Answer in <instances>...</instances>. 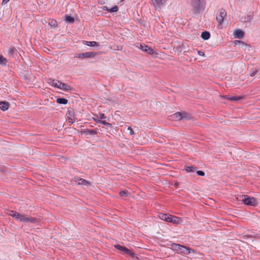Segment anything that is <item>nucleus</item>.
I'll use <instances>...</instances> for the list:
<instances>
[{"label": "nucleus", "instance_id": "obj_1", "mask_svg": "<svg viewBox=\"0 0 260 260\" xmlns=\"http://www.w3.org/2000/svg\"><path fill=\"white\" fill-rule=\"evenodd\" d=\"M171 248L177 253L187 255L190 253H194L192 249L178 244L173 243L171 244Z\"/></svg>", "mask_w": 260, "mask_h": 260}, {"label": "nucleus", "instance_id": "obj_2", "mask_svg": "<svg viewBox=\"0 0 260 260\" xmlns=\"http://www.w3.org/2000/svg\"><path fill=\"white\" fill-rule=\"evenodd\" d=\"M240 200L245 205L255 206L257 204V200L254 197H249L247 195H243L240 197Z\"/></svg>", "mask_w": 260, "mask_h": 260}, {"label": "nucleus", "instance_id": "obj_3", "mask_svg": "<svg viewBox=\"0 0 260 260\" xmlns=\"http://www.w3.org/2000/svg\"><path fill=\"white\" fill-rule=\"evenodd\" d=\"M137 47L141 50L149 54L152 55L154 53V51L152 48L149 47L146 45L138 44Z\"/></svg>", "mask_w": 260, "mask_h": 260}, {"label": "nucleus", "instance_id": "obj_4", "mask_svg": "<svg viewBox=\"0 0 260 260\" xmlns=\"http://www.w3.org/2000/svg\"><path fill=\"white\" fill-rule=\"evenodd\" d=\"M7 214L10 216L14 217L16 219L20 221H23L24 215H21L16 211L13 210H9L8 211Z\"/></svg>", "mask_w": 260, "mask_h": 260}, {"label": "nucleus", "instance_id": "obj_5", "mask_svg": "<svg viewBox=\"0 0 260 260\" xmlns=\"http://www.w3.org/2000/svg\"><path fill=\"white\" fill-rule=\"evenodd\" d=\"M203 1V0H192L191 5L194 11H199L202 8Z\"/></svg>", "mask_w": 260, "mask_h": 260}, {"label": "nucleus", "instance_id": "obj_6", "mask_svg": "<svg viewBox=\"0 0 260 260\" xmlns=\"http://www.w3.org/2000/svg\"><path fill=\"white\" fill-rule=\"evenodd\" d=\"M226 15V13L224 10H221L219 14L217 15L216 19L219 26L222 24Z\"/></svg>", "mask_w": 260, "mask_h": 260}, {"label": "nucleus", "instance_id": "obj_7", "mask_svg": "<svg viewBox=\"0 0 260 260\" xmlns=\"http://www.w3.org/2000/svg\"><path fill=\"white\" fill-rule=\"evenodd\" d=\"M95 54L93 52H88L86 53L77 54L75 57L83 59L84 58H91L94 57Z\"/></svg>", "mask_w": 260, "mask_h": 260}, {"label": "nucleus", "instance_id": "obj_8", "mask_svg": "<svg viewBox=\"0 0 260 260\" xmlns=\"http://www.w3.org/2000/svg\"><path fill=\"white\" fill-rule=\"evenodd\" d=\"M155 9H160L162 6L166 5V0H151Z\"/></svg>", "mask_w": 260, "mask_h": 260}, {"label": "nucleus", "instance_id": "obj_9", "mask_svg": "<svg viewBox=\"0 0 260 260\" xmlns=\"http://www.w3.org/2000/svg\"><path fill=\"white\" fill-rule=\"evenodd\" d=\"M115 247L118 249L122 251L124 253H126L132 257L135 256V253L130 251L128 249L126 248L125 247L121 246L120 245H117L115 246Z\"/></svg>", "mask_w": 260, "mask_h": 260}, {"label": "nucleus", "instance_id": "obj_10", "mask_svg": "<svg viewBox=\"0 0 260 260\" xmlns=\"http://www.w3.org/2000/svg\"><path fill=\"white\" fill-rule=\"evenodd\" d=\"M23 222L24 223H28V222L35 223H37V222H39V220L38 219H37L36 218L26 217L24 216Z\"/></svg>", "mask_w": 260, "mask_h": 260}, {"label": "nucleus", "instance_id": "obj_11", "mask_svg": "<svg viewBox=\"0 0 260 260\" xmlns=\"http://www.w3.org/2000/svg\"><path fill=\"white\" fill-rule=\"evenodd\" d=\"M59 89H62L64 91H69L72 89V88L70 86L61 82L59 83Z\"/></svg>", "mask_w": 260, "mask_h": 260}, {"label": "nucleus", "instance_id": "obj_12", "mask_svg": "<svg viewBox=\"0 0 260 260\" xmlns=\"http://www.w3.org/2000/svg\"><path fill=\"white\" fill-rule=\"evenodd\" d=\"M74 181L79 185H88V183L87 180L85 179L80 178H75Z\"/></svg>", "mask_w": 260, "mask_h": 260}, {"label": "nucleus", "instance_id": "obj_13", "mask_svg": "<svg viewBox=\"0 0 260 260\" xmlns=\"http://www.w3.org/2000/svg\"><path fill=\"white\" fill-rule=\"evenodd\" d=\"M48 83L55 87L59 88V83H61V82L58 81L57 80L51 79H50L48 82Z\"/></svg>", "mask_w": 260, "mask_h": 260}, {"label": "nucleus", "instance_id": "obj_14", "mask_svg": "<svg viewBox=\"0 0 260 260\" xmlns=\"http://www.w3.org/2000/svg\"><path fill=\"white\" fill-rule=\"evenodd\" d=\"M235 38H241L244 36V32L240 29H237L234 33Z\"/></svg>", "mask_w": 260, "mask_h": 260}, {"label": "nucleus", "instance_id": "obj_15", "mask_svg": "<svg viewBox=\"0 0 260 260\" xmlns=\"http://www.w3.org/2000/svg\"><path fill=\"white\" fill-rule=\"evenodd\" d=\"M9 104L8 102H0V109L5 111L8 109Z\"/></svg>", "mask_w": 260, "mask_h": 260}, {"label": "nucleus", "instance_id": "obj_16", "mask_svg": "<svg viewBox=\"0 0 260 260\" xmlns=\"http://www.w3.org/2000/svg\"><path fill=\"white\" fill-rule=\"evenodd\" d=\"M210 37V34L209 32L205 31L202 32L201 38L204 40H208Z\"/></svg>", "mask_w": 260, "mask_h": 260}, {"label": "nucleus", "instance_id": "obj_17", "mask_svg": "<svg viewBox=\"0 0 260 260\" xmlns=\"http://www.w3.org/2000/svg\"><path fill=\"white\" fill-rule=\"evenodd\" d=\"M172 118L175 120H182V117H181V112H177L172 115Z\"/></svg>", "mask_w": 260, "mask_h": 260}, {"label": "nucleus", "instance_id": "obj_18", "mask_svg": "<svg viewBox=\"0 0 260 260\" xmlns=\"http://www.w3.org/2000/svg\"><path fill=\"white\" fill-rule=\"evenodd\" d=\"M8 62L7 58L4 57L2 55L0 54V64L5 66Z\"/></svg>", "mask_w": 260, "mask_h": 260}, {"label": "nucleus", "instance_id": "obj_19", "mask_svg": "<svg viewBox=\"0 0 260 260\" xmlns=\"http://www.w3.org/2000/svg\"><path fill=\"white\" fill-rule=\"evenodd\" d=\"M181 117H182V120L189 119L191 117V115L189 113H187L185 112H181Z\"/></svg>", "mask_w": 260, "mask_h": 260}, {"label": "nucleus", "instance_id": "obj_20", "mask_svg": "<svg viewBox=\"0 0 260 260\" xmlns=\"http://www.w3.org/2000/svg\"><path fill=\"white\" fill-rule=\"evenodd\" d=\"M103 9L104 10H107L109 12H117L118 11V7L117 6H115L113 8L108 9L107 8L106 6H104L103 7Z\"/></svg>", "mask_w": 260, "mask_h": 260}, {"label": "nucleus", "instance_id": "obj_21", "mask_svg": "<svg viewBox=\"0 0 260 260\" xmlns=\"http://www.w3.org/2000/svg\"><path fill=\"white\" fill-rule=\"evenodd\" d=\"M56 102L60 104L66 105L68 103V100L64 98H58L56 100Z\"/></svg>", "mask_w": 260, "mask_h": 260}, {"label": "nucleus", "instance_id": "obj_22", "mask_svg": "<svg viewBox=\"0 0 260 260\" xmlns=\"http://www.w3.org/2000/svg\"><path fill=\"white\" fill-rule=\"evenodd\" d=\"M182 219L181 218L177 216H174L172 223L175 224H180L181 223Z\"/></svg>", "mask_w": 260, "mask_h": 260}, {"label": "nucleus", "instance_id": "obj_23", "mask_svg": "<svg viewBox=\"0 0 260 260\" xmlns=\"http://www.w3.org/2000/svg\"><path fill=\"white\" fill-rule=\"evenodd\" d=\"M65 21L67 23H72L74 22V18L70 16H66Z\"/></svg>", "mask_w": 260, "mask_h": 260}, {"label": "nucleus", "instance_id": "obj_24", "mask_svg": "<svg viewBox=\"0 0 260 260\" xmlns=\"http://www.w3.org/2000/svg\"><path fill=\"white\" fill-rule=\"evenodd\" d=\"M227 99H229L231 101H238L242 99L240 96H228Z\"/></svg>", "mask_w": 260, "mask_h": 260}, {"label": "nucleus", "instance_id": "obj_25", "mask_svg": "<svg viewBox=\"0 0 260 260\" xmlns=\"http://www.w3.org/2000/svg\"><path fill=\"white\" fill-rule=\"evenodd\" d=\"M67 114H69V116H68V119H69V122H70L71 123H73L74 122L73 116L71 115V113L70 111H68Z\"/></svg>", "mask_w": 260, "mask_h": 260}, {"label": "nucleus", "instance_id": "obj_26", "mask_svg": "<svg viewBox=\"0 0 260 260\" xmlns=\"http://www.w3.org/2000/svg\"><path fill=\"white\" fill-rule=\"evenodd\" d=\"M86 45L88 46H98V44L95 41L86 42Z\"/></svg>", "mask_w": 260, "mask_h": 260}, {"label": "nucleus", "instance_id": "obj_27", "mask_svg": "<svg viewBox=\"0 0 260 260\" xmlns=\"http://www.w3.org/2000/svg\"><path fill=\"white\" fill-rule=\"evenodd\" d=\"M49 25H50L51 26H53L54 27H55L57 25V21L55 20L51 19L49 21Z\"/></svg>", "mask_w": 260, "mask_h": 260}, {"label": "nucleus", "instance_id": "obj_28", "mask_svg": "<svg viewBox=\"0 0 260 260\" xmlns=\"http://www.w3.org/2000/svg\"><path fill=\"white\" fill-rule=\"evenodd\" d=\"M168 216V215L164 213H160L159 215V217L162 220L166 221L167 220V218Z\"/></svg>", "mask_w": 260, "mask_h": 260}, {"label": "nucleus", "instance_id": "obj_29", "mask_svg": "<svg viewBox=\"0 0 260 260\" xmlns=\"http://www.w3.org/2000/svg\"><path fill=\"white\" fill-rule=\"evenodd\" d=\"M185 171L187 172H194L195 171V168L193 167H186Z\"/></svg>", "mask_w": 260, "mask_h": 260}, {"label": "nucleus", "instance_id": "obj_30", "mask_svg": "<svg viewBox=\"0 0 260 260\" xmlns=\"http://www.w3.org/2000/svg\"><path fill=\"white\" fill-rule=\"evenodd\" d=\"M16 51L17 50L15 48L12 47L9 48L8 53L10 55H13Z\"/></svg>", "mask_w": 260, "mask_h": 260}, {"label": "nucleus", "instance_id": "obj_31", "mask_svg": "<svg viewBox=\"0 0 260 260\" xmlns=\"http://www.w3.org/2000/svg\"><path fill=\"white\" fill-rule=\"evenodd\" d=\"M173 218H174V216H173L172 215H168V216L167 218L166 221L172 223Z\"/></svg>", "mask_w": 260, "mask_h": 260}, {"label": "nucleus", "instance_id": "obj_32", "mask_svg": "<svg viewBox=\"0 0 260 260\" xmlns=\"http://www.w3.org/2000/svg\"><path fill=\"white\" fill-rule=\"evenodd\" d=\"M257 72H258V71H257V70H256V69H253V70H252L251 71L250 73V76L251 77H253V76H254L256 74V73H257Z\"/></svg>", "mask_w": 260, "mask_h": 260}, {"label": "nucleus", "instance_id": "obj_33", "mask_svg": "<svg viewBox=\"0 0 260 260\" xmlns=\"http://www.w3.org/2000/svg\"><path fill=\"white\" fill-rule=\"evenodd\" d=\"M100 123H102L103 124H104V125H107V126H112L111 124L106 122L105 120H101V122H100Z\"/></svg>", "mask_w": 260, "mask_h": 260}, {"label": "nucleus", "instance_id": "obj_34", "mask_svg": "<svg viewBox=\"0 0 260 260\" xmlns=\"http://www.w3.org/2000/svg\"><path fill=\"white\" fill-rule=\"evenodd\" d=\"M86 133L88 134L92 135H95L96 134V132L94 130H89V131H87Z\"/></svg>", "mask_w": 260, "mask_h": 260}, {"label": "nucleus", "instance_id": "obj_35", "mask_svg": "<svg viewBox=\"0 0 260 260\" xmlns=\"http://www.w3.org/2000/svg\"><path fill=\"white\" fill-rule=\"evenodd\" d=\"M127 131H129V133L131 135H133L134 134V132L131 126H128L127 128Z\"/></svg>", "mask_w": 260, "mask_h": 260}, {"label": "nucleus", "instance_id": "obj_36", "mask_svg": "<svg viewBox=\"0 0 260 260\" xmlns=\"http://www.w3.org/2000/svg\"><path fill=\"white\" fill-rule=\"evenodd\" d=\"M197 174L201 176H204L205 175V173L202 171H198Z\"/></svg>", "mask_w": 260, "mask_h": 260}, {"label": "nucleus", "instance_id": "obj_37", "mask_svg": "<svg viewBox=\"0 0 260 260\" xmlns=\"http://www.w3.org/2000/svg\"><path fill=\"white\" fill-rule=\"evenodd\" d=\"M99 117L101 120L106 118V116L103 113H100L99 115Z\"/></svg>", "mask_w": 260, "mask_h": 260}, {"label": "nucleus", "instance_id": "obj_38", "mask_svg": "<svg viewBox=\"0 0 260 260\" xmlns=\"http://www.w3.org/2000/svg\"><path fill=\"white\" fill-rule=\"evenodd\" d=\"M93 120L94 121L97 123H100V122H101V119H100V117H98L97 118H93Z\"/></svg>", "mask_w": 260, "mask_h": 260}, {"label": "nucleus", "instance_id": "obj_39", "mask_svg": "<svg viewBox=\"0 0 260 260\" xmlns=\"http://www.w3.org/2000/svg\"><path fill=\"white\" fill-rule=\"evenodd\" d=\"M198 54L201 56H205V53L202 51H198Z\"/></svg>", "mask_w": 260, "mask_h": 260}, {"label": "nucleus", "instance_id": "obj_40", "mask_svg": "<svg viewBox=\"0 0 260 260\" xmlns=\"http://www.w3.org/2000/svg\"><path fill=\"white\" fill-rule=\"evenodd\" d=\"M119 194L121 196H124L125 195H126V191H124V190H122V191H121L120 192H119Z\"/></svg>", "mask_w": 260, "mask_h": 260}, {"label": "nucleus", "instance_id": "obj_41", "mask_svg": "<svg viewBox=\"0 0 260 260\" xmlns=\"http://www.w3.org/2000/svg\"><path fill=\"white\" fill-rule=\"evenodd\" d=\"M10 0H3L2 1V4L5 5Z\"/></svg>", "mask_w": 260, "mask_h": 260}, {"label": "nucleus", "instance_id": "obj_42", "mask_svg": "<svg viewBox=\"0 0 260 260\" xmlns=\"http://www.w3.org/2000/svg\"><path fill=\"white\" fill-rule=\"evenodd\" d=\"M121 49H122V47L121 46L118 47L117 50H121Z\"/></svg>", "mask_w": 260, "mask_h": 260}, {"label": "nucleus", "instance_id": "obj_43", "mask_svg": "<svg viewBox=\"0 0 260 260\" xmlns=\"http://www.w3.org/2000/svg\"><path fill=\"white\" fill-rule=\"evenodd\" d=\"M245 237H246L245 239H246V238H250V237L251 238V236H246Z\"/></svg>", "mask_w": 260, "mask_h": 260}]
</instances>
